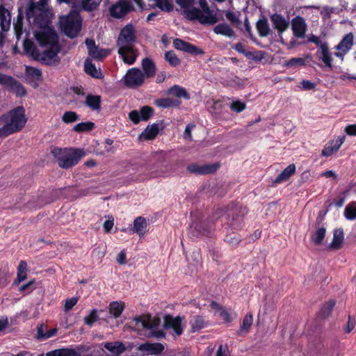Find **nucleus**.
<instances>
[{
    "label": "nucleus",
    "instance_id": "obj_1",
    "mask_svg": "<svg viewBox=\"0 0 356 356\" xmlns=\"http://www.w3.org/2000/svg\"><path fill=\"white\" fill-rule=\"evenodd\" d=\"M35 38L40 47L46 48L42 53H39L37 60H40L47 65H56L60 58L58 56L61 48L58 44V35L49 29L44 31L37 32Z\"/></svg>",
    "mask_w": 356,
    "mask_h": 356
},
{
    "label": "nucleus",
    "instance_id": "obj_2",
    "mask_svg": "<svg viewBox=\"0 0 356 356\" xmlns=\"http://www.w3.org/2000/svg\"><path fill=\"white\" fill-rule=\"evenodd\" d=\"M136 42V29L133 24L124 26L118 37L116 45L118 53L124 63L133 65L138 57V50L135 47Z\"/></svg>",
    "mask_w": 356,
    "mask_h": 356
},
{
    "label": "nucleus",
    "instance_id": "obj_3",
    "mask_svg": "<svg viewBox=\"0 0 356 356\" xmlns=\"http://www.w3.org/2000/svg\"><path fill=\"white\" fill-rule=\"evenodd\" d=\"M98 347L102 352H104L102 347L105 348L113 356H120L125 351H131L134 348L136 350L146 353L147 355H158L164 350L163 345L160 343H151L146 342L135 346L131 342L123 343L120 341L102 343Z\"/></svg>",
    "mask_w": 356,
    "mask_h": 356
},
{
    "label": "nucleus",
    "instance_id": "obj_4",
    "mask_svg": "<svg viewBox=\"0 0 356 356\" xmlns=\"http://www.w3.org/2000/svg\"><path fill=\"white\" fill-rule=\"evenodd\" d=\"M25 112V108L19 106L0 116V124L4 123L0 128L1 138L19 132L24 127L27 122Z\"/></svg>",
    "mask_w": 356,
    "mask_h": 356
},
{
    "label": "nucleus",
    "instance_id": "obj_5",
    "mask_svg": "<svg viewBox=\"0 0 356 356\" xmlns=\"http://www.w3.org/2000/svg\"><path fill=\"white\" fill-rule=\"evenodd\" d=\"M199 4L202 10L197 8L185 10L183 13L184 17L190 21L197 20L204 25H213L216 24L218 19L216 14L210 10L207 0H199Z\"/></svg>",
    "mask_w": 356,
    "mask_h": 356
},
{
    "label": "nucleus",
    "instance_id": "obj_6",
    "mask_svg": "<svg viewBox=\"0 0 356 356\" xmlns=\"http://www.w3.org/2000/svg\"><path fill=\"white\" fill-rule=\"evenodd\" d=\"M51 153L56 159L58 165L65 169L74 166L86 155L84 151L80 149L54 148Z\"/></svg>",
    "mask_w": 356,
    "mask_h": 356
},
{
    "label": "nucleus",
    "instance_id": "obj_7",
    "mask_svg": "<svg viewBox=\"0 0 356 356\" xmlns=\"http://www.w3.org/2000/svg\"><path fill=\"white\" fill-rule=\"evenodd\" d=\"M60 30L69 38L77 36L81 29V18L76 10L71 11L68 15L62 16L59 19Z\"/></svg>",
    "mask_w": 356,
    "mask_h": 356
},
{
    "label": "nucleus",
    "instance_id": "obj_8",
    "mask_svg": "<svg viewBox=\"0 0 356 356\" xmlns=\"http://www.w3.org/2000/svg\"><path fill=\"white\" fill-rule=\"evenodd\" d=\"M246 207L236 205H229L224 216L227 225L233 229L241 227L243 221V217L247 214Z\"/></svg>",
    "mask_w": 356,
    "mask_h": 356
},
{
    "label": "nucleus",
    "instance_id": "obj_9",
    "mask_svg": "<svg viewBox=\"0 0 356 356\" xmlns=\"http://www.w3.org/2000/svg\"><path fill=\"white\" fill-rule=\"evenodd\" d=\"M96 346H89L87 345L80 344L74 347L69 348H60L56 349L47 353L39 354L38 356H91L89 352L92 348H95Z\"/></svg>",
    "mask_w": 356,
    "mask_h": 356
},
{
    "label": "nucleus",
    "instance_id": "obj_10",
    "mask_svg": "<svg viewBox=\"0 0 356 356\" xmlns=\"http://www.w3.org/2000/svg\"><path fill=\"white\" fill-rule=\"evenodd\" d=\"M3 63H0V66ZM0 85L6 88L8 91L14 93L17 97H23L27 94L24 86L12 76L0 73Z\"/></svg>",
    "mask_w": 356,
    "mask_h": 356
},
{
    "label": "nucleus",
    "instance_id": "obj_11",
    "mask_svg": "<svg viewBox=\"0 0 356 356\" xmlns=\"http://www.w3.org/2000/svg\"><path fill=\"white\" fill-rule=\"evenodd\" d=\"M145 75L143 72L137 67H133L127 70L124 76V83L129 88H138L145 82Z\"/></svg>",
    "mask_w": 356,
    "mask_h": 356
},
{
    "label": "nucleus",
    "instance_id": "obj_12",
    "mask_svg": "<svg viewBox=\"0 0 356 356\" xmlns=\"http://www.w3.org/2000/svg\"><path fill=\"white\" fill-rule=\"evenodd\" d=\"M47 0H40L35 3H32L26 10V17L29 20L33 19V22L42 24L40 17L47 14Z\"/></svg>",
    "mask_w": 356,
    "mask_h": 356
},
{
    "label": "nucleus",
    "instance_id": "obj_13",
    "mask_svg": "<svg viewBox=\"0 0 356 356\" xmlns=\"http://www.w3.org/2000/svg\"><path fill=\"white\" fill-rule=\"evenodd\" d=\"M184 318L166 314L163 317V327L165 330H172L177 336H180L184 330L182 321Z\"/></svg>",
    "mask_w": 356,
    "mask_h": 356
},
{
    "label": "nucleus",
    "instance_id": "obj_14",
    "mask_svg": "<svg viewBox=\"0 0 356 356\" xmlns=\"http://www.w3.org/2000/svg\"><path fill=\"white\" fill-rule=\"evenodd\" d=\"M191 237L208 236L211 232V227L205 220L193 221L188 228Z\"/></svg>",
    "mask_w": 356,
    "mask_h": 356
},
{
    "label": "nucleus",
    "instance_id": "obj_15",
    "mask_svg": "<svg viewBox=\"0 0 356 356\" xmlns=\"http://www.w3.org/2000/svg\"><path fill=\"white\" fill-rule=\"evenodd\" d=\"M154 109L149 106H143L140 111L133 110L129 113V118L134 124H138L140 121L148 120L153 115Z\"/></svg>",
    "mask_w": 356,
    "mask_h": 356
},
{
    "label": "nucleus",
    "instance_id": "obj_16",
    "mask_svg": "<svg viewBox=\"0 0 356 356\" xmlns=\"http://www.w3.org/2000/svg\"><path fill=\"white\" fill-rule=\"evenodd\" d=\"M173 46L177 50L182 51L193 56L202 55L204 53L202 49L190 42L184 41L180 38H175L173 40Z\"/></svg>",
    "mask_w": 356,
    "mask_h": 356
},
{
    "label": "nucleus",
    "instance_id": "obj_17",
    "mask_svg": "<svg viewBox=\"0 0 356 356\" xmlns=\"http://www.w3.org/2000/svg\"><path fill=\"white\" fill-rule=\"evenodd\" d=\"M220 164L218 163L200 165L197 163L188 165L186 168L187 171L191 174L195 175H209L213 174L219 168Z\"/></svg>",
    "mask_w": 356,
    "mask_h": 356
},
{
    "label": "nucleus",
    "instance_id": "obj_18",
    "mask_svg": "<svg viewBox=\"0 0 356 356\" xmlns=\"http://www.w3.org/2000/svg\"><path fill=\"white\" fill-rule=\"evenodd\" d=\"M133 9L129 2L119 1L115 4L111 6L109 8V13L111 17L120 19L124 17Z\"/></svg>",
    "mask_w": 356,
    "mask_h": 356
},
{
    "label": "nucleus",
    "instance_id": "obj_19",
    "mask_svg": "<svg viewBox=\"0 0 356 356\" xmlns=\"http://www.w3.org/2000/svg\"><path fill=\"white\" fill-rule=\"evenodd\" d=\"M89 56L95 60H101L108 56L111 51L107 49H99L94 40L87 38L85 41Z\"/></svg>",
    "mask_w": 356,
    "mask_h": 356
},
{
    "label": "nucleus",
    "instance_id": "obj_20",
    "mask_svg": "<svg viewBox=\"0 0 356 356\" xmlns=\"http://www.w3.org/2000/svg\"><path fill=\"white\" fill-rule=\"evenodd\" d=\"M25 79L27 83L32 85L35 88H38L39 82L42 81L41 70L33 67H26Z\"/></svg>",
    "mask_w": 356,
    "mask_h": 356
},
{
    "label": "nucleus",
    "instance_id": "obj_21",
    "mask_svg": "<svg viewBox=\"0 0 356 356\" xmlns=\"http://www.w3.org/2000/svg\"><path fill=\"white\" fill-rule=\"evenodd\" d=\"M316 57L318 58L319 60H321L324 65L325 67H328L330 69H332V52L330 51L328 44L327 42H323V45H321L320 48L318 49L317 52L316 53Z\"/></svg>",
    "mask_w": 356,
    "mask_h": 356
},
{
    "label": "nucleus",
    "instance_id": "obj_22",
    "mask_svg": "<svg viewBox=\"0 0 356 356\" xmlns=\"http://www.w3.org/2000/svg\"><path fill=\"white\" fill-rule=\"evenodd\" d=\"M293 35L298 38H303L307 31V25L303 17L296 16L291 21Z\"/></svg>",
    "mask_w": 356,
    "mask_h": 356
},
{
    "label": "nucleus",
    "instance_id": "obj_23",
    "mask_svg": "<svg viewBox=\"0 0 356 356\" xmlns=\"http://www.w3.org/2000/svg\"><path fill=\"white\" fill-rule=\"evenodd\" d=\"M141 66L145 78L149 79L154 76L156 72V66L152 59L147 57L143 58Z\"/></svg>",
    "mask_w": 356,
    "mask_h": 356
},
{
    "label": "nucleus",
    "instance_id": "obj_24",
    "mask_svg": "<svg viewBox=\"0 0 356 356\" xmlns=\"http://www.w3.org/2000/svg\"><path fill=\"white\" fill-rule=\"evenodd\" d=\"M296 165L292 163L284 168L273 181V184H279L287 181L296 172Z\"/></svg>",
    "mask_w": 356,
    "mask_h": 356
},
{
    "label": "nucleus",
    "instance_id": "obj_25",
    "mask_svg": "<svg viewBox=\"0 0 356 356\" xmlns=\"http://www.w3.org/2000/svg\"><path fill=\"white\" fill-rule=\"evenodd\" d=\"M271 22L279 33L284 32L289 26V22L280 14H273L270 17Z\"/></svg>",
    "mask_w": 356,
    "mask_h": 356
},
{
    "label": "nucleus",
    "instance_id": "obj_26",
    "mask_svg": "<svg viewBox=\"0 0 356 356\" xmlns=\"http://www.w3.org/2000/svg\"><path fill=\"white\" fill-rule=\"evenodd\" d=\"M213 32L217 35H222L229 38H234L235 32L227 23H220L216 26Z\"/></svg>",
    "mask_w": 356,
    "mask_h": 356
},
{
    "label": "nucleus",
    "instance_id": "obj_27",
    "mask_svg": "<svg viewBox=\"0 0 356 356\" xmlns=\"http://www.w3.org/2000/svg\"><path fill=\"white\" fill-rule=\"evenodd\" d=\"M181 102L179 99H174L169 97L161 98L155 101V105L161 108L179 107Z\"/></svg>",
    "mask_w": 356,
    "mask_h": 356
},
{
    "label": "nucleus",
    "instance_id": "obj_28",
    "mask_svg": "<svg viewBox=\"0 0 356 356\" xmlns=\"http://www.w3.org/2000/svg\"><path fill=\"white\" fill-rule=\"evenodd\" d=\"M354 35L352 33H347L335 47L337 50H343L348 52L353 45Z\"/></svg>",
    "mask_w": 356,
    "mask_h": 356
},
{
    "label": "nucleus",
    "instance_id": "obj_29",
    "mask_svg": "<svg viewBox=\"0 0 356 356\" xmlns=\"http://www.w3.org/2000/svg\"><path fill=\"white\" fill-rule=\"evenodd\" d=\"M343 231L342 229H335L333 234L332 241L328 245L330 250H339L341 248L343 241Z\"/></svg>",
    "mask_w": 356,
    "mask_h": 356
},
{
    "label": "nucleus",
    "instance_id": "obj_30",
    "mask_svg": "<svg viewBox=\"0 0 356 356\" xmlns=\"http://www.w3.org/2000/svg\"><path fill=\"white\" fill-rule=\"evenodd\" d=\"M0 26L3 31H7L10 26V15L3 6H0Z\"/></svg>",
    "mask_w": 356,
    "mask_h": 356
},
{
    "label": "nucleus",
    "instance_id": "obj_31",
    "mask_svg": "<svg viewBox=\"0 0 356 356\" xmlns=\"http://www.w3.org/2000/svg\"><path fill=\"white\" fill-rule=\"evenodd\" d=\"M159 131V124L154 123L151 125H148L141 133L140 137L145 140H152L157 136Z\"/></svg>",
    "mask_w": 356,
    "mask_h": 356
},
{
    "label": "nucleus",
    "instance_id": "obj_32",
    "mask_svg": "<svg viewBox=\"0 0 356 356\" xmlns=\"http://www.w3.org/2000/svg\"><path fill=\"white\" fill-rule=\"evenodd\" d=\"M147 225V220L145 218L141 216L137 217L134 221L132 231L134 233H137L140 236H142L145 233Z\"/></svg>",
    "mask_w": 356,
    "mask_h": 356
},
{
    "label": "nucleus",
    "instance_id": "obj_33",
    "mask_svg": "<svg viewBox=\"0 0 356 356\" xmlns=\"http://www.w3.org/2000/svg\"><path fill=\"white\" fill-rule=\"evenodd\" d=\"M256 28L260 37H266L269 35L270 29L266 17H262L256 24Z\"/></svg>",
    "mask_w": 356,
    "mask_h": 356
},
{
    "label": "nucleus",
    "instance_id": "obj_34",
    "mask_svg": "<svg viewBox=\"0 0 356 356\" xmlns=\"http://www.w3.org/2000/svg\"><path fill=\"white\" fill-rule=\"evenodd\" d=\"M168 95H173L177 98H184L185 99H190V95L184 88L178 85H174L167 90Z\"/></svg>",
    "mask_w": 356,
    "mask_h": 356
},
{
    "label": "nucleus",
    "instance_id": "obj_35",
    "mask_svg": "<svg viewBox=\"0 0 356 356\" xmlns=\"http://www.w3.org/2000/svg\"><path fill=\"white\" fill-rule=\"evenodd\" d=\"M102 0H81L77 3L76 8H79L86 11H92L95 10L100 4Z\"/></svg>",
    "mask_w": 356,
    "mask_h": 356
},
{
    "label": "nucleus",
    "instance_id": "obj_36",
    "mask_svg": "<svg viewBox=\"0 0 356 356\" xmlns=\"http://www.w3.org/2000/svg\"><path fill=\"white\" fill-rule=\"evenodd\" d=\"M108 309L113 318H117L121 316L124 309V304L123 302L113 301L109 304Z\"/></svg>",
    "mask_w": 356,
    "mask_h": 356
},
{
    "label": "nucleus",
    "instance_id": "obj_37",
    "mask_svg": "<svg viewBox=\"0 0 356 356\" xmlns=\"http://www.w3.org/2000/svg\"><path fill=\"white\" fill-rule=\"evenodd\" d=\"M253 323V316L252 314H247L242 321L239 330L237 331L238 335L246 334L250 331V329Z\"/></svg>",
    "mask_w": 356,
    "mask_h": 356
},
{
    "label": "nucleus",
    "instance_id": "obj_38",
    "mask_svg": "<svg viewBox=\"0 0 356 356\" xmlns=\"http://www.w3.org/2000/svg\"><path fill=\"white\" fill-rule=\"evenodd\" d=\"M23 49L26 54L32 56L35 60L38 58L39 51L37 49L33 42L29 39H26L23 43Z\"/></svg>",
    "mask_w": 356,
    "mask_h": 356
},
{
    "label": "nucleus",
    "instance_id": "obj_39",
    "mask_svg": "<svg viewBox=\"0 0 356 356\" xmlns=\"http://www.w3.org/2000/svg\"><path fill=\"white\" fill-rule=\"evenodd\" d=\"M85 104L93 111H98L101 108V97L99 95H88Z\"/></svg>",
    "mask_w": 356,
    "mask_h": 356
},
{
    "label": "nucleus",
    "instance_id": "obj_40",
    "mask_svg": "<svg viewBox=\"0 0 356 356\" xmlns=\"http://www.w3.org/2000/svg\"><path fill=\"white\" fill-rule=\"evenodd\" d=\"M85 72L91 76L98 79L101 76V72L98 71L95 65L92 63L89 58H87L84 63Z\"/></svg>",
    "mask_w": 356,
    "mask_h": 356
},
{
    "label": "nucleus",
    "instance_id": "obj_41",
    "mask_svg": "<svg viewBox=\"0 0 356 356\" xmlns=\"http://www.w3.org/2000/svg\"><path fill=\"white\" fill-rule=\"evenodd\" d=\"M152 8L155 7L165 12H170L173 10V5L168 0H155L153 4H149Z\"/></svg>",
    "mask_w": 356,
    "mask_h": 356
},
{
    "label": "nucleus",
    "instance_id": "obj_42",
    "mask_svg": "<svg viewBox=\"0 0 356 356\" xmlns=\"http://www.w3.org/2000/svg\"><path fill=\"white\" fill-rule=\"evenodd\" d=\"M335 304L336 302L334 300H330L324 304L319 312L320 316L323 318L329 317Z\"/></svg>",
    "mask_w": 356,
    "mask_h": 356
},
{
    "label": "nucleus",
    "instance_id": "obj_43",
    "mask_svg": "<svg viewBox=\"0 0 356 356\" xmlns=\"http://www.w3.org/2000/svg\"><path fill=\"white\" fill-rule=\"evenodd\" d=\"M344 216L349 220H356V202H352L346 205L344 209Z\"/></svg>",
    "mask_w": 356,
    "mask_h": 356
},
{
    "label": "nucleus",
    "instance_id": "obj_44",
    "mask_svg": "<svg viewBox=\"0 0 356 356\" xmlns=\"http://www.w3.org/2000/svg\"><path fill=\"white\" fill-rule=\"evenodd\" d=\"M325 228L322 227L318 228L316 232L312 235L311 238L315 245H319L322 244L325 235Z\"/></svg>",
    "mask_w": 356,
    "mask_h": 356
},
{
    "label": "nucleus",
    "instance_id": "obj_45",
    "mask_svg": "<svg viewBox=\"0 0 356 356\" xmlns=\"http://www.w3.org/2000/svg\"><path fill=\"white\" fill-rule=\"evenodd\" d=\"M95 127V123L92 122H84L76 124L73 127V131L77 133L90 131Z\"/></svg>",
    "mask_w": 356,
    "mask_h": 356
},
{
    "label": "nucleus",
    "instance_id": "obj_46",
    "mask_svg": "<svg viewBox=\"0 0 356 356\" xmlns=\"http://www.w3.org/2000/svg\"><path fill=\"white\" fill-rule=\"evenodd\" d=\"M98 321H99V319L98 309H92L89 314L85 316L83 319L85 324L90 327L92 326L93 324Z\"/></svg>",
    "mask_w": 356,
    "mask_h": 356
},
{
    "label": "nucleus",
    "instance_id": "obj_47",
    "mask_svg": "<svg viewBox=\"0 0 356 356\" xmlns=\"http://www.w3.org/2000/svg\"><path fill=\"white\" fill-rule=\"evenodd\" d=\"M340 147V144H336L334 141L330 142L322 150L321 155L323 156H330L337 152Z\"/></svg>",
    "mask_w": 356,
    "mask_h": 356
},
{
    "label": "nucleus",
    "instance_id": "obj_48",
    "mask_svg": "<svg viewBox=\"0 0 356 356\" xmlns=\"http://www.w3.org/2000/svg\"><path fill=\"white\" fill-rule=\"evenodd\" d=\"M165 60L172 67H176L181 63L180 59L173 51H168L165 53Z\"/></svg>",
    "mask_w": 356,
    "mask_h": 356
},
{
    "label": "nucleus",
    "instance_id": "obj_49",
    "mask_svg": "<svg viewBox=\"0 0 356 356\" xmlns=\"http://www.w3.org/2000/svg\"><path fill=\"white\" fill-rule=\"evenodd\" d=\"M305 65V60L302 58H292L284 61L283 65L286 67H296L297 66H303Z\"/></svg>",
    "mask_w": 356,
    "mask_h": 356
},
{
    "label": "nucleus",
    "instance_id": "obj_50",
    "mask_svg": "<svg viewBox=\"0 0 356 356\" xmlns=\"http://www.w3.org/2000/svg\"><path fill=\"white\" fill-rule=\"evenodd\" d=\"M158 167L154 165H149L147 169L148 172L145 175L146 177L151 179L162 176L164 172L159 170Z\"/></svg>",
    "mask_w": 356,
    "mask_h": 356
},
{
    "label": "nucleus",
    "instance_id": "obj_51",
    "mask_svg": "<svg viewBox=\"0 0 356 356\" xmlns=\"http://www.w3.org/2000/svg\"><path fill=\"white\" fill-rule=\"evenodd\" d=\"M191 323V330L193 332H197L204 327V320L202 316H196L194 317Z\"/></svg>",
    "mask_w": 356,
    "mask_h": 356
},
{
    "label": "nucleus",
    "instance_id": "obj_52",
    "mask_svg": "<svg viewBox=\"0 0 356 356\" xmlns=\"http://www.w3.org/2000/svg\"><path fill=\"white\" fill-rule=\"evenodd\" d=\"M80 119L79 115L74 111H66L62 116V120L65 123H72Z\"/></svg>",
    "mask_w": 356,
    "mask_h": 356
},
{
    "label": "nucleus",
    "instance_id": "obj_53",
    "mask_svg": "<svg viewBox=\"0 0 356 356\" xmlns=\"http://www.w3.org/2000/svg\"><path fill=\"white\" fill-rule=\"evenodd\" d=\"M78 301V297H72L66 299L63 306V311L65 312H70L77 304Z\"/></svg>",
    "mask_w": 356,
    "mask_h": 356
},
{
    "label": "nucleus",
    "instance_id": "obj_54",
    "mask_svg": "<svg viewBox=\"0 0 356 356\" xmlns=\"http://www.w3.org/2000/svg\"><path fill=\"white\" fill-rule=\"evenodd\" d=\"M245 108L246 104L240 100L234 101L230 104V109L236 113L242 112Z\"/></svg>",
    "mask_w": 356,
    "mask_h": 356
},
{
    "label": "nucleus",
    "instance_id": "obj_55",
    "mask_svg": "<svg viewBox=\"0 0 356 356\" xmlns=\"http://www.w3.org/2000/svg\"><path fill=\"white\" fill-rule=\"evenodd\" d=\"M264 55L265 52L262 51H257L254 53L248 51V53L246 54V57L250 60L261 61L264 58Z\"/></svg>",
    "mask_w": 356,
    "mask_h": 356
},
{
    "label": "nucleus",
    "instance_id": "obj_56",
    "mask_svg": "<svg viewBox=\"0 0 356 356\" xmlns=\"http://www.w3.org/2000/svg\"><path fill=\"white\" fill-rule=\"evenodd\" d=\"M108 312L109 310L108 308L98 310L99 321H103L108 323L110 320L113 318L111 313Z\"/></svg>",
    "mask_w": 356,
    "mask_h": 356
},
{
    "label": "nucleus",
    "instance_id": "obj_57",
    "mask_svg": "<svg viewBox=\"0 0 356 356\" xmlns=\"http://www.w3.org/2000/svg\"><path fill=\"white\" fill-rule=\"evenodd\" d=\"M137 323H140L141 327L143 329H152L154 324L149 322V320H145L143 317L139 316L134 318Z\"/></svg>",
    "mask_w": 356,
    "mask_h": 356
},
{
    "label": "nucleus",
    "instance_id": "obj_58",
    "mask_svg": "<svg viewBox=\"0 0 356 356\" xmlns=\"http://www.w3.org/2000/svg\"><path fill=\"white\" fill-rule=\"evenodd\" d=\"M225 240L231 245H237L241 241L240 236L236 234L226 235Z\"/></svg>",
    "mask_w": 356,
    "mask_h": 356
},
{
    "label": "nucleus",
    "instance_id": "obj_59",
    "mask_svg": "<svg viewBox=\"0 0 356 356\" xmlns=\"http://www.w3.org/2000/svg\"><path fill=\"white\" fill-rule=\"evenodd\" d=\"M175 1L177 5L185 10H189L188 8L193 6L195 0H175Z\"/></svg>",
    "mask_w": 356,
    "mask_h": 356
},
{
    "label": "nucleus",
    "instance_id": "obj_60",
    "mask_svg": "<svg viewBox=\"0 0 356 356\" xmlns=\"http://www.w3.org/2000/svg\"><path fill=\"white\" fill-rule=\"evenodd\" d=\"M35 282V280H32L29 281L28 283L22 284V286H19V291L20 292H31L35 289V287L33 286Z\"/></svg>",
    "mask_w": 356,
    "mask_h": 356
},
{
    "label": "nucleus",
    "instance_id": "obj_61",
    "mask_svg": "<svg viewBox=\"0 0 356 356\" xmlns=\"http://www.w3.org/2000/svg\"><path fill=\"white\" fill-rule=\"evenodd\" d=\"M47 325L44 324H40L37 327V339L39 340L45 339V334H46Z\"/></svg>",
    "mask_w": 356,
    "mask_h": 356
},
{
    "label": "nucleus",
    "instance_id": "obj_62",
    "mask_svg": "<svg viewBox=\"0 0 356 356\" xmlns=\"http://www.w3.org/2000/svg\"><path fill=\"white\" fill-rule=\"evenodd\" d=\"M8 283V270L0 268V286H6Z\"/></svg>",
    "mask_w": 356,
    "mask_h": 356
},
{
    "label": "nucleus",
    "instance_id": "obj_63",
    "mask_svg": "<svg viewBox=\"0 0 356 356\" xmlns=\"http://www.w3.org/2000/svg\"><path fill=\"white\" fill-rule=\"evenodd\" d=\"M218 313L219 316L225 323H230L232 321L230 314L225 309H222Z\"/></svg>",
    "mask_w": 356,
    "mask_h": 356
},
{
    "label": "nucleus",
    "instance_id": "obj_64",
    "mask_svg": "<svg viewBox=\"0 0 356 356\" xmlns=\"http://www.w3.org/2000/svg\"><path fill=\"white\" fill-rule=\"evenodd\" d=\"M225 16L227 19L233 24H238L240 22L236 14L232 11H227Z\"/></svg>",
    "mask_w": 356,
    "mask_h": 356
}]
</instances>
